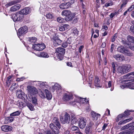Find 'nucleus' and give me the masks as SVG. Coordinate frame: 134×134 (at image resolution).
I'll use <instances>...</instances> for the list:
<instances>
[{
  "label": "nucleus",
  "instance_id": "obj_1",
  "mask_svg": "<svg viewBox=\"0 0 134 134\" xmlns=\"http://www.w3.org/2000/svg\"><path fill=\"white\" fill-rule=\"evenodd\" d=\"M62 15L65 16V20L66 21L71 20L74 17L71 11L68 10H63Z\"/></svg>",
  "mask_w": 134,
  "mask_h": 134
},
{
  "label": "nucleus",
  "instance_id": "obj_2",
  "mask_svg": "<svg viewBox=\"0 0 134 134\" xmlns=\"http://www.w3.org/2000/svg\"><path fill=\"white\" fill-rule=\"evenodd\" d=\"M44 93L41 91L40 93V97L42 98H44L46 97L48 100H50L52 98V96L51 94L49 91L46 89H45Z\"/></svg>",
  "mask_w": 134,
  "mask_h": 134
},
{
  "label": "nucleus",
  "instance_id": "obj_3",
  "mask_svg": "<svg viewBox=\"0 0 134 134\" xmlns=\"http://www.w3.org/2000/svg\"><path fill=\"white\" fill-rule=\"evenodd\" d=\"M13 21L14 22L21 21L23 18L24 15L20 11L16 13V14L13 15L12 16Z\"/></svg>",
  "mask_w": 134,
  "mask_h": 134
},
{
  "label": "nucleus",
  "instance_id": "obj_4",
  "mask_svg": "<svg viewBox=\"0 0 134 134\" xmlns=\"http://www.w3.org/2000/svg\"><path fill=\"white\" fill-rule=\"evenodd\" d=\"M134 78V71L129 73L124 76V78L127 79L124 80L122 82L123 83H126L128 81H132Z\"/></svg>",
  "mask_w": 134,
  "mask_h": 134
},
{
  "label": "nucleus",
  "instance_id": "obj_5",
  "mask_svg": "<svg viewBox=\"0 0 134 134\" xmlns=\"http://www.w3.org/2000/svg\"><path fill=\"white\" fill-rule=\"evenodd\" d=\"M27 88L28 90V93L30 95V96L36 94L38 93L37 89L33 86H28Z\"/></svg>",
  "mask_w": 134,
  "mask_h": 134
},
{
  "label": "nucleus",
  "instance_id": "obj_6",
  "mask_svg": "<svg viewBox=\"0 0 134 134\" xmlns=\"http://www.w3.org/2000/svg\"><path fill=\"white\" fill-rule=\"evenodd\" d=\"M58 36L57 34H54V35L51 37V39L53 41V44L55 46L60 45L62 42V41L58 38Z\"/></svg>",
  "mask_w": 134,
  "mask_h": 134
},
{
  "label": "nucleus",
  "instance_id": "obj_7",
  "mask_svg": "<svg viewBox=\"0 0 134 134\" xmlns=\"http://www.w3.org/2000/svg\"><path fill=\"white\" fill-rule=\"evenodd\" d=\"M70 117L69 115L66 112L65 113L64 117H61L60 118V121L62 123H69L70 121Z\"/></svg>",
  "mask_w": 134,
  "mask_h": 134
},
{
  "label": "nucleus",
  "instance_id": "obj_8",
  "mask_svg": "<svg viewBox=\"0 0 134 134\" xmlns=\"http://www.w3.org/2000/svg\"><path fill=\"white\" fill-rule=\"evenodd\" d=\"M45 47L44 44L37 43L33 45L32 48L34 49L37 51H40L42 50Z\"/></svg>",
  "mask_w": 134,
  "mask_h": 134
},
{
  "label": "nucleus",
  "instance_id": "obj_9",
  "mask_svg": "<svg viewBox=\"0 0 134 134\" xmlns=\"http://www.w3.org/2000/svg\"><path fill=\"white\" fill-rule=\"evenodd\" d=\"M88 100L87 99H86L85 98H77L74 101H71L70 102V104L73 105H75V102H80L81 103L84 104H86L88 103Z\"/></svg>",
  "mask_w": 134,
  "mask_h": 134
},
{
  "label": "nucleus",
  "instance_id": "obj_10",
  "mask_svg": "<svg viewBox=\"0 0 134 134\" xmlns=\"http://www.w3.org/2000/svg\"><path fill=\"white\" fill-rule=\"evenodd\" d=\"M28 30V27L26 26H25L20 28L17 32L18 35L21 36L24 35L27 32Z\"/></svg>",
  "mask_w": 134,
  "mask_h": 134
},
{
  "label": "nucleus",
  "instance_id": "obj_11",
  "mask_svg": "<svg viewBox=\"0 0 134 134\" xmlns=\"http://www.w3.org/2000/svg\"><path fill=\"white\" fill-rule=\"evenodd\" d=\"M79 125L80 129H83L85 126L86 120L83 117H81L79 118Z\"/></svg>",
  "mask_w": 134,
  "mask_h": 134
},
{
  "label": "nucleus",
  "instance_id": "obj_12",
  "mask_svg": "<svg viewBox=\"0 0 134 134\" xmlns=\"http://www.w3.org/2000/svg\"><path fill=\"white\" fill-rule=\"evenodd\" d=\"M72 99V95L71 94H67L65 93L63 95V100L67 102L70 100Z\"/></svg>",
  "mask_w": 134,
  "mask_h": 134
},
{
  "label": "nucleus",
  "instance_id": "obj_13",
  "mask_svg": "<svg viewBox=\"0 0 134 134\" xmlns=\"http://www.w3.org/2000/svg\"><path fill=\"white\" fill-rule=\"evenodd\" d=\"M93 125V123L90 122L89 125L86 126L85 131L86 134H91L92 132V127Z\"/></svg>",
  "mask_w": 134,
  "mask_h": 134
},
{
  "label": "nucleus",
  "instance_id": "obj_14",
  "mask_svg": "<svg viewBox=\"0 0 134 134\" xmlns=\"http://www.w3.org/2000/svg\"><path fill=\"white\" fill-rule=\"evenodd\" d=\"M72 4V3H71L69 2L63 3L60 5L59 7L60 8L62 9H67L71 7Z\"/></svg>",
  "mask_w": 134,
  "mask_h": 134
},
{
  "label": "nucleus",
  "instance_id": "obj_15",
  "mask_svg": "<svg viewBox=\"0 0 134 134\" xmlns=\"http://www.w3.org/2000/svg\"><path fill=\"white\" fill-rule=\"evenodd\" d=\"M129 128L130 130L134 129V122L128 124L121 128V130H124Z\"/></svg>",
  "mask_w": 134,
  "mask_h": 134
},
{
  "label": "nucleus",
  "instance_id": "obj_16",
  "mask_svg": "<svg viewBox=\"0 0 134 134\" xmlns=\"http://www.w3.org/2000/svg\"><path fill=\"white\" fill-rule=\"evenodd\" d=\"M113 57L116 60L119 62L125 59L124 55L119 54L114 55Z\"/></svg>",
  "mask_w": 134,
  "mask_h": 134
},
{
  "label": "nucleus",
  "instance_id": "obj_17",
  "mask_svg": "<svg viewBox=\"0 0 134 134\" xmlns=\"http://www.w3.org/2000/svg\"><path fill=\"white\" fill-rule=\"evenodd\" d=\"M12 128V127L7 125H3L1 127L2 130L5 132L11 131Z\"/></svg>",
  "mask_w": 134,
  "mask_h": 134
},
{
  "label": "nucleus",
  "instance_id": "obj_18",
  "mask_svg": "<svg viewBox=\"0 0 134 134\" xmlns=\"http://www.w3.org/2000/svg\"><path fill=\"white\" fill-rule=\"evenodd\" d=\"M123 66L125 73L129 72L131 69V66L130 64H126Z\"/></svg>",
  "mask_w": 134,
  "mask_h": 134
},
{
  "label": "nucleus",
  "instance_id": "obj_19",
  "mask_svg": "<svg viewBox=\"0 0 134 134\" xmlns=\"http://www.w3.org/2000/svg\"><path fill=\"white\" fill-rule=\"evenodd\" d=\"M21 90H17L16 91V95H18V97L22 99L24 98V97L25 96V94L24 92H21Z\"/></svg>",
  "mask_w": 134,
  "mask_h": 134
},
{
  "label": "nucleus",
  "instance_id": "obj_20",
  "mask_svg": "<svg viewBox=\"0 0 134 134\" xmlns=\"http://www.w3.org/2000/svg\"><path fill=\"white\" fill-rule=\"evenodd\" d=\"M53 122L58 127L59 129H60L61 127V125L59 122V119L57 118H54L53 120Z\"/></svg>",
  "mask_w": 134,
  "mask_h": 134
},
{
  "label": "nucleus",
  "instance_id": "obj_21",
  "mask_svg": "<svg viewBox=\"0 0 134 134\" xmlns=\"http://www.w3.org/2000/svg\"><path fill=\"white\" fill-rule=\"evenodd\" d=\"M94 84L95 86L97 87H100V81L99 78L97 76L95 77V79L94 80Z\"/></svg>",
  "mask_w": 134,
  "mask_h": 134
},
{
  "label": "nucleus",
  "instance_id": "obj_22",
  "mask_svg": "<svg viewBox=\"0 0 134 134\" xmlns=\"http://www.w3.org/2000/svg\"><path fill=\"white\" fill-rule=\"evenodd\" d=\"M20 5L18 4L12 7L10 9V10L12 12H15L19 10L20 8Z\"/></svg>",
  "mask_w": 134,
  "mask_h": 134
},
{
  "label": "nucleus",
  "instance_id": "obj_23",
  "mask_svg": "<svg viewBox=\"0 0 134 134\" xmlns=\"http://www.w3.org/2000/svg\"><path fill=\"white\" fill-rule=\"evenodd\" d=\"M56 52L61 55H63L65 53V49L61 48H58L56 50Z\"/></svg>",
  "mask_w": 134,
  "mask_h": 134
},
{
  "label": "nucleus",
  "instance_id": "obj_24",
  "mask_svg": "<svg viewBox=\"0 0 134 134\" xmlns=\"http://www.w3.org/2000/svg\"><path fill=\"white\" fill-rule=\"evenodd\" d=\"M21 13H22L23 14H27L30 12V10L29 8H25L20 11Z\"/></svg>",
  "mask_w": 134,
  "mask_h": 134
},
{
  "label": "nucleus",
  "instance_id": "obj_25",
  "mask_svg": "<svg viewBox=\"0 0 134 134\" xmlns=\"http://www.w3.org/2000/svg\"><path fill=\"white\" fill-rule=\"evenodd\" d=\"M38 56L39 57L44 58H48L49 57L48 53L44 52H40L39 54H38Z\"/></svg>",
  "mask_w": 134,
  "mask_h": 134
},
{
  "label": "nucleus",
  "instance_id": "obj_26",
  "mask_svg": "<svg viewBox=\"0 0 134 134\" xmlns=\"http://www.w3.org/2000/svg\"><path fill=\"white\" fill-rule=\"evenodd\" d=\"M29 97L30 98V99H31V100L32 101V103L34 105H37V99L35 97H33L32 96H30L29 95Z\"/></svg>",
  "mask_w": 134,
  "mask_h": 134
},
{
  "label": "nucleus",
  "instance_id": "obj_27",
  "mask_svg": "<svg viewBox=\"0 0 134 134\" xmlns=\"http://www.w3.org/2000/svg\"><path fill=\"white\" fill-rule=\"evenodd\" d=\"M69 26L68 24H65L63 26H61L59 27V29L60 31H63L68 29Z\"/></svg>",
  "mask_w": 134,
  "mask_h": 134
},
{
  "label": "nucleus",
  "instance_id": "obj_28",
  "mask_svg": "<svg viewBox=\"0 0 134 134\" xmlns=\"http://www.w3.org/2000/svg\"><path fill=\"white\" fill-rule=\"evenodd\" d=\"M61 86L58 84L56 83L52 86V89L53 90L52 91L54 92V91L56 89L59 90L61 89Z\"/></svg>",
  "mask_w": 134,
  "mask_h": 134
},
{
  "label": "nucleus",
  "instance_id": "obj_29",
  "mask_svg": "<svg viewBox=\"0 0 134 134\" xmlns=\"http://www.w3.org/2000/svg\"><path fill=\"white\" fill-rule=\"evenodd\" d=\"M127 86L130 89H134V84L132 81L127 83Z\"/></svg>",
  "mask_w": 134,
  "mask_h": 134
},
{
  "label": "nucleus",
  "instance_id": "obj_30",
  "mask_svg": "<svg viewBox=\"0 0 134 134\" xmlns=\"http://www.w3.org/2000/svg\"><path fill=\"white\" fill-rule=\"evenodd\" d=\"M123 65L121 66H118L117 68V71L118 72L120 73L121 74H125Z\"/></svg>",
  "mask_w": 134,
  "mask_h": 134
},
{
  "label": "nucleus",
  "instance_id": "obj_31",
  "mask_svg": "<svg viewBox=\"0 0 134 134\" xmlns=\"http://www.w3.org/2000/svg\"><path fill=\"white\" fill-rule=\"evenodd\" d=\"M133 119V118L131 117L130 118L126 119L125 120H124L123 121H120L119 122L118 124L119 125H121L124 124L127 122L129 121H131V120H132Z\"/></svg>",
  "mask_w": 134,
  "mask_h": 134
},
{
  "label": "nucleus",
  "instance_id": "obj_32",
  "mask_svg": "<svg viewBox=\"0 0 134 134\" xmlns=\"http://www.w3.org/2000/svg\"><path fill=\"white\" fill-rule=\"evenodd\" d=\"M19 2V0H16L13 1L12 2H9L8 3L6 4V6L7 7L10 6L13 4H15L16 3H18Z\"/></svg>",
  "mask_w": 134,
  "mask_h": 134
},
{
  "label": "nucleus",
  "instance_id": "obj_33",
  "mask_svg": "<svg viewBox=\"0 0 134 134\" xmlns=\"http://www.w3.org/2000/svg\"><path fill=\"white\" fill-rule=\"evenodd\" d=\"M119 134H134V131L128 130H126L120 132Z\"/></svg>",
  "mask_w": 134,
  "mask_h": 134
},
{
  "label": "nucleus",
  "instance_id": "obj_34",
  "mask_svg": "<svg viewBox=\"0 0 134 134\" xmlns=\"http://www.w3.org/2000/svg\"><path fill=\"white\" fill-rule=\"evenodd\" d=\"M20 113L21 111L19 110H18L11 113L10 114V116H18L20 114Z\"/></svg>",
  "mask_w": 134,
  "mask_h": 134
},
{
  "label": "nucleus",
  "instance_id": "obj_35",
  "mask_svg": "<svg viewBox=\"0 0 134 134\" xmlns=\"http://www.w3.org/2000/svg\"><path fill=\"white\" fill-rule=\"evenodd\" d=\"M118 50L119 52L124 54L125 50L126 49H125V48L123 46H121L120 47H118Z\"/></svg>",
  "mask_w": 134,
  "mask_h": 134
},
{
  "label": "nucleus",
  "instance_id": "obj_36",
  "mask_svg": "<svg viewBox=\"0 0 134 134\" xmlns=\"http://www.w3.org/2000/svg\"><path fill=\"white\" fill-rule=\"evenodd\" d=\"M38 83L39 85L41 87H45L46 88L48 86L47 85L46 83V82H42L38 81Z\"/></svg>",
  "mask_w": 134,
  "mask_h": 134
},
{
  "label": "nucleus",
  "instance_id": "obj_37",
  "mask_svg": "<svg viewBox=\"0 0 134 134\" xmlns=\"http://www.w3.org/2000/svg\"><path fill=\"white\" fill-rule=\"evenodd\" d=\"M29 41L31 43H35L37 41V39L35 37H32L29 38Z\"/></svg>",
  "mask_w": 134,
  "mask_h": 134
},
{
  "label": "nucleus",
  "instance_id": "obj_38",
  "mask_svg": "<svg viewBox=\"0 0 134 134\" xmlns=\"http://www.w3.org/2000/svg\"><path fill=\"white\" fill-rule=\"evenodd\" d=\"M26 105L31 110L33 111L34 110V107L32 104L30 103H27Z\"/></svg>",
  "mask_w": 134,
  "mask_h": 134
},
{
  "label": "nucleus",
  "instance_id": "obj_39",
  "mask_svg": "<svg viewBox=\"0 0 134 134\" xmlns=\"http://www.w3.org/2000/svg\"><path fill=\"white\" fill-rule=\"evenodd\" d=\"M125 117V115L124 114H121L119 115L117 118L116 121L118 122L119 120L123 118V117Z\"/></svg>",
  "mask_w": 134,
  "mask_h": 134
},
{
  "label": "nucleus",
  "instance_id": "obj_40",
  "mask_svg": "<svg viewBox=\"0 0 134 134\" xmlns=\"http://www.w3.org/2000/svg\"><path fill=\"white\" fill-rule=\"evenodd\" d=\"M14 120V118L11 117H7L5 118V120L7 123H10L12 122Z\"/></svg>",
  "mask_w": 134,
  "mask_h": 134
},
{
  "label": "nucleus",
  "instance_id": "obj_41",
  "mask_svg": "<svg viewBox=\"0 0 134 134\" xmlns=\"http://www.w3.org/2000/svg\"><path fill=\"white\" fill-rule=\"evenodd\" d=\"M124 54L127 56H132L133 55V54L132 53L130 52L129 51L126 49L125 50Z\"/></svg>",
  "mask_w": 134,
  "mask_h": 134
},
{
  "label": "nucleus",
  "instance_id": "obj_42",
  "mask_svg": "<svg viewBox=\"0 0 134 134\" xmlns=\"http://www.w3.org/2000/svg\"><path fill=\"white\" fill-rule=\"evenodd\" d=\"M127 39L129 41L134 43V37H133L129 36L127 37Z\"/></svg>",
  "mask_w": 134,
  "mask_h": 134
},
{
  "label": "nucleus",
  "instance_id": "obj_43",
  "mask_svg": "<svg viewBox=\"0 0 134 134\" xmlns=\"http://www.w3.org/2000/svg\"><path fill=\"white\" fill-rule=\"evenodd\" d=\"M44 15L46 16L48 18L52 19L53 17V15L50 13H48L47 14H44Z\"/></svg>",
  "mask_w": 134,
  "mask_h": 134
},
{
  "label": "nucleus",
  "instance_id": "obj_44",
  "mask_svg": "<svg viewBox=\"0 0 134 134\" xmlns=\"http://www.w3.org/2000/svg\"><path fill=\"white\" fill-rule=\"evenodd\" d=\"M70 128H71V129L72 131H76L77 130H78L79 128L75 126H72V125H71L70 126Z\"/></svg>",
  "mask_w": 134,
  "mask_h": 134
},
{
  "label": "nucleus",
  "instance_id": "obj_45",
  "mask_svg": "<svg viewBox=\"0 0 134 134\" xmlns=\"http://www.w3.org/2000/svg\"><path fill=\"white\" fill-rule=\"evenodd\" d=\"M132 111V110H129V111L127 110V111H125L124 112V113H125L124 114L125 115V117H126V116L129 115L130 114V112H132V111Z\"/></svg>",
  "mask_w": 134,
  "mask_h": 134
},
{
  "label": "nucleus",
  "instance_id": "obj_46",
  "mask_svg": "<svg viewBox=\"0 0 134 134\" xmlns=\"http://www.w3.org/2000/svg\"><path fill=\"white\" fill-rule=\"evenodd\" d=\"M52 131L55 134H58L59 133V131L57 129V127H56V128H55V129H54V130H52Z\"/></svg>",
  "mask_w": 134,
  "mask_h": 134
},
{
  "label": "nucleus",
  "instance_id": "obj_47",
  "mask_svg": "<svg viewBox=\"0 0 134 134\" xmlns=\"http://www.w3.org/2000/svg\"><path fill=\"white\" fill-rule=\"evenodd\" d=\"M49 126L50 128L52 129V130H54L55 128H56V126L53 123L50 124Z\"/></svg>",
  "mask_w": 134,
  "mask_h": 134
},
{
  "label": "nucleus",
  "instance_id": "obj_48",
  "mask_svg": "<svg viewBox=\"0 0 134 134\" xmlns=\"http://www.w3.org/2000/svg\"><path fill=\"white\" fill-rule=\"evenodd\" d=\"M68 45V43L66 41L63 42L62 44V46L64 48H66L67 46Z\"/></svg>",
  "mask_w": 134,
  "mask_h": 134
},
{
  "label": "nucleus",
  "instance_id": "obj_49",
  "mask_svg": "<svg viewBox=\"0 0 134 134\" xmlns=\"http://www.w3.org/2000/svg\"><path fill=\"white\" fill-rule=\"evenodd\" d=\"M113 5V3L111 1H110V2L109 3H107L105 4V6L106 7H107L110 5Z\"/></svg>",
  "mask_w": 134,
  "mask_h": 134
},
{
  "label": "nucleus",
  "instance_id": "obj_50",
  "mask_svg": "<svg viewBox=\"0 0 134 134\" xmlns=\"http://www.w3.org/2000/svg\"><path fill=\"white\" fill-rule=\"evenodd\" d=\"M113 37L111 39V41L112 42H114L115 40V39L117 37V34H115L113 36Z\"/></svg>",
  "mask_w": 134,
  "mask_h": 134
},
{
  "label": "nucleus",
  "instance_id": "obj_51",
  "mask_svg": "<svg viewBox=\"0 0 134 134\" xmlns=\"http://www.w3.org/2000/svg\"><path fill=\"white\" fill-rule=\"evenodd\" d=\"M57 20L59 23H63V19L61 18H58L57 19Z\"/></svg>",
  "mask_w": 134,
  "mask_h": 134
},
{
  "label": "nucleus",
  "instance_id": "obj_52",
  "mask_svg": "<svg viewBox=\"0 0 134 134\" xmlns=\"http://www.w3.org/2000/svg\"><path fill=\"white\" fill-rule=\"evenodd\" d=\"M100 116V115L99 114H97L95 116V117L93 118L95 120H97L98 118H99Z\"/></svg>",
  "mask_w": 134,
  "mask_h": 134
},
{
  "label": "nucleus",
  "instance_id": "obj_53",
  "mask_svg": "<svg viewBox=\"0 0 134 134\" xmlns=\"http://www.w3.org/2000/svg\"><path fill=\"white\" fill-rule=\"evenodd\" d=\"M91 114L92 115V117L93 118L94 117H95V116L97 114H96L94 112L92 111L91 112Z\"/></svg>",
  "mask_w": 134,
  "mask_h": 134
},
{
  "label": "nucleus",
  "instance_id": "obj_54",
  "mask_svg": "<svg viewBox=\"0 0 134 134\" xmlns=\"http://www.w3.org/2000/svg\"><path fill=\"white\" fill-rule=\"evenodd\" d=\"M132 7H131L130 8H129V9H128L127 10H126L124 13V15H125L126 14H127V13L128 12V11H131V10H132V9H131L130 10V9Z\"/></svg>",
  "mask_w": 134,
  "mask_h": 134
},
{
  "label": "nucleus",
  "instance_id": "obj_55",
  "mask_svg": "<svg viewBox=\"0 0 134 134\" xmlns=\"http://www.w3.org/2000/svg\"><path fill=\"white\" fill-rule=\"evenodd\" d=\"M108 125L107 124H105L102 127V130H105L106 127Z\"/></svg>",
  "mask_w": 134,
  "mask_h": 134
},
{
  "label": "nucleus",
  "instance_id": "obj_56",
  "mask_svg": "<svg viewBox=\"0 0 134 134\" xmlns=\"http://www.w3.org/2000/svg\"><path fill=\"white\" fill-rule=\"evenodd\" d=\"M120 87L122 89H123L124 88L127 87V83H126L125 84L120 86Z\"/></svg>",
  "mask_w": 134,
  "mask_h": 134
},
{
  "label": "nucleus",
  "instance_id": "obj_57",
  "mask_svg": "<svg viewBox=\"0 0 134 134\" xmlns=\"http://www.w3.org/2000/svg\"><path fill=\"white\" fill-rule=\"evenodd\" d=\"M106 46V44L105 43L103 42L102 43L101 46H100V47L102 48H104Z\"/></svg>",
  "mask_w": 134,
  "mask_h": 134
},
{
  "label": "nucleus",
  "instance_id": "obj_58",
  "mask_svg": "<svg viewBox=\"0 0 134 134\" xmlns=\"http://www.w3.org/2000/svg\"><path fill=\"white\" fill-rule=\"evenodd\" d=\"M76 120L75 119H72L71 121V124H72L73 125V124H74L76 123Z\"/></svg>",
  "mask_w": 134,
  "mask_h": 134
},
{
  "label": "nucleus",
  "instance_id": "obj_59",
  "mask_svg": "<svg viewBox=\"0 0 134 134\" xmlns=\"http://www.w3.org/2000/svg\"><path fill=\"white\" fill-rule=\"evenodd\" d=\"M16 85V84L15 83H13L11 86L10 88H11L12 90L14 89L15 88L14 86H15Z\"/></svg>",
  "mask_w": 134,
  "mask_h": 134
},
{
  "label": "nucleus",
  "instance_id": "obj_60",
  "mask_svg": "<svg viewBox=\"0 0 134 134\" xmlns=\"http://www.w3.org/2000/svg\"><path fill=\"white\" fill-rule=\"evenodd\" d=\"M73 32L76 35L78 34V31L77 30V29H75L73 31Z\"/></svg>",
  "mask_w": 134,
  "mask_h": 134
},
{
  "label": "nucleus",
  "instance_id": "obj_61",
  "mask_svg": "<svg viewBox=\"0 0 134 134\" xmlns=\"http://www.w3.org/2000/svg\"><path fill=\"white\" fill-rule=\"evenodd\" d=\"M114 45L113 44H112L111 45V49H110V52H112L113 51V49L114 48Z\"/></svg>",
  "mask_w": 134,
  "mask_h": 134
},
{
  "label": "nucleus",
  "instance_id": "obj_62",
  "mask_svg": "<svg viewBox=\"0 0 134 134\" xmlns=\"http://www.w3.org/2000/svg\"><path fill=\"white\" fill-rule=\"evenodd\" d=\"M83 47L82 46H81L79 48V53H81V51H82V49L83 48Z\"/></svg>",
  "mask_w": 134,
  "mask_h": 134
},
{
  "label": "nucleus",
  "instance_id": "obj_63",
  "mask_svg": "<svg viewBox=\"0 0 134 134\" xmlns=\"http://www.w3.org/2000/svg\"><path fill=\"white\" fill-rule=\"evenodd\" d=\"M67 65L68 66L72 67V66L71 62H68L67 63Z\"/></svg>",
  "mask_w": 134,
  "mask_h": 134
},
{
  "label": "nucleus",
  "instance_id": "obj_64",
  "mask_svg": "<svg viewBox=\"0 0 134 134\" xmlns=\"http://www.w3.org/2000/svg\"><path fill=\"white\" fill-rule=\"evenodd\" d=\"M45 134H54L53 133H51L50 131H47L45 132Z\"/></svg>",
  "mask_w": 134,
  "mask_h": 134
}]
</instances>
